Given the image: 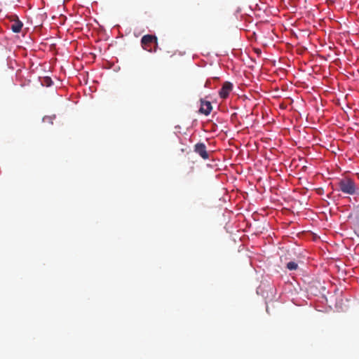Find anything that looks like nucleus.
<instances>
[{
	"label": "nucleus",
	"instance_id": "nucleus-2",
	"mask_svg": "<svg viewBox=\"0 0 359 359\" xmlns=\"http://www.w3.org/2000/svg\"><path fill=\"white\" fill-rule=\"evenodd\" d=\"M142 47L148 52L156 51L157 37L154 35L147 34L141 39Z\"/></svg>",
	"mask_w": 359,
	"mask_h": 359
},
{
	"label": "nucleus",
	"instance_id": "nucleus-1",
	"mask_svg": "<svg viewBox=\"0 0 359 359\" xmlns=\"http://www.w3.org/2000/svg\"><path fill=\"white\" fill-rule=\"evenodd\" d=\"M338 187L339 191L349 195H354L357 190L355 182L348 177L340 180L338 182Z\"/></svg>",
	"mask_w": 359,
	"mask_h": 359
},
{
	"label": "nucleus",
	"instance_id": "nucleus-8",
	"mask_svg": "<svg viewBox=\"0 0 359 359\" xmlns=\"http://www.w3.org/2000/svg\"><path fill=\"white\" fill-rule=\"evenodd\" d=\"M53 83V81L49 77H44L42 81V85L46 86L47 87L50 86Z\"/></svg>",
	"mask_w": 359,
	"mask_h": 359
},
{
	"label": "nucleus",
	"instance_id": "nucleus-3",
	"mask_svg": "<svg viewBox=\"0 0 359 359\" xmlns=\"http://www.w3.org/2000/svg\"><path fill=\"white\" fill-rule=\"evenodd\" d=\"M194 151L198 154L203 160H207L210 157L206 146L203 142L196 144L194 147Z\"/></svg>",
	"mask_w": 359,
	"mask_h": 359
},
{
	"label": "nucleus",
	"instance_id": "nucleus-6",
	"mask_svg": "<svg viewBox=\"0 0 359 359\" xmlns=\"http://www.w3.org/2000/svg\"><path fill=\"white\" fill-rule=\"evenodd\" d=\"M22 26L23 23L16 17V19L13 20V22L11 26V29L13 32L19 33L21 31Z\"/></svg>",
	"mask_w": 359,
	"mask_h": 359
},
{
	"label": "nucleus",
	"instance_id": "nucleus-5",
	"mask_svg": "<svg viewBox=\"0 0 359 359\" xmlns=\"http://www.w3.org/2000/svg\"><path fill=\"white\" fill-rule=\"evenodd\" d=\"M212 109V104L209 101H204L203 100H201V107L199 109V112L201 114L208 116L210 114Z\"/></svg>",
	"mask_w": 359,
	"mask_h": 359
},
{
	"label": "nucleus",
	"instance_id": "nucleus-9",
	"mask_svg": "<svg viewBox=\"0 0 359 359\" xmlns=\"http://www.w3.org/2000/svg\"><path fill=\"white\" fill-rule=\"evenodd\" d=\"M210 80H207L205 83V88H209L210 87Z\"/></svg>",
	"mask_w": 359,
	"mask_h": 359
},
{
	"label": "nucleus",
	"instance_id": "nucleus-7",
	"mask_svg": "<svg viewBox=\"0 0 359 359\" xmlns=\"http://www.w3.org/2000/svg\"><path fill=\"white\" fill-rule=\"evenodd\" d=\"M287 269L290 271L296 270L298 268V264L294 262H290L287 264Z\"/></svg>",
	"mask_w": 359,
	"mask_h": 359
},
{
	"label": "nucleus",
	"instance_id": "nucleus-4",
	"mask_svg": "<svg viewBox=\"0 0 359 359\" xmlns=\"http://www.w3.org/2000/svg\"><path fill=\"white\" fill-rule=\"evenodd\" d=\"M233 89V84L229 81H225L219 91V97L226 99Z\"/></svg>",
	"mask_w": 359,
	"mask_h": 359
}]
</instances>
